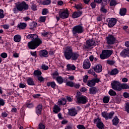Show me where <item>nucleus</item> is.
<instances>
[{"instance_id": "f257e3e1", "label": "nucleus", "mask_w": 129, "mask_h": 129, "mask_svg": "<svg viewBox=\"0 0 129 129\" xmlns=\"http://www.w3.org/2000/svg\"><path fill=\"white\" fill-rule=\"evenodd\" d=\"M63 55L67 60H77L79 54L76 52H73V48L71 46H67L64 48Z\"/></svg>"}, {"instance_id": "f03ea898", "label": "nucleus", "mask_w": 129, "mask_h": 129, "mask_svg": "<svg viewBox=\"0 0 129 129\" xmlns=\"http://www.w3.org/2000/svg\"><path fill=\"white\" fill-rule=\"evenodd\" d=\"M84 32V28L81 25H77L73 28L72 33L74 37L78 38V34H82Z\"/></svg>"}, {"instance_id": "7ed1b4c3", "label": "nucleus", "mask_w": 129, "mask_h": 129, "mask_svg": "<svg viewBox=\"0 0 129 129\" xmlns=\"http://www.w3.org/2000/svg\"><path fill=\"white\" fill-rule=\"evenodd\" d=\"M16 7L18 9L19 12H25V11H28L29 10V5L25 1L17 3Z\"/></svg>"}, {"instance_id": "20e7f679", "label": "nucleus", "mask_w": 129, "mask_h": 129, "mask_svg": "<svg viewBox=\"0 0 129 129\" xmlns=\"http://www.w3.org/2000/svg\"><path fill=\"white\" fill-rule=\"evenodd\" d=\"M42 44V40L37 39V41H31L28 43V46L29 49L34 50L40 46Z\"/></svg>"}, {"instance_id": "39448f33", "label": "nucleus", "mask_w": 129, "mask_h": 129, "mask_svg": "<svg viewBox=\"0 0 129 129\" xmlns=\"http://www.w3.org/2000/svg\"><path fill=\"white\" fill-rule=\"evenodd\" d=\"M112 54V51L109 50H104L102 51V54H100L101 59H107V58L110 57V55Z\"/></svg>"}, {"instance_id": "423d86ee", "label": "nucleus", "mask_w": 129, "mask_h": 129, "mask_svg": "<svg viewBox=\"0 0 129 129\" xmlns=\"http://www.w3.org/2000/svg\"><path fill=\"white\" fill-rule=\"evenodd\" d=\"M100 82V79L97 78H93L92 80H89L87 82V85L89 87H93L95 86L96 83Z\"/></svg>"}, {"instance_id": "0eeeda50", "label": "nucleus", "mask_w": 129, "mask_h": 129, "mask_svg": "<svg viewBox=\"0 0 129 129\" xmlns=\"http://www.w3.org/2000/svg\"><path fill=\"white\" fill-rule=\"evenodd\" d=\"M106 41L108 45H113L115 43L116 39L112 35H109L108 36L106 37Z\"/></svg>"}, {"instance_id": "6e6552de", "label": "nucleus", "mask_w": 129, "mask_h": 129, "mask_svg": "<svg viewBox=\"0 0 129 129\" xmlns=\"http://www.w3.org/2000/svg\"><path fill=\"white\" fill-rule=\"evenodd\" d=\"M111 85L112 89H114V90H117V91H120V90H121V88H120V83L118 81H113L111 83Z\"/></svg>"}, {"instance_id": "1a4fd4ad", "label": "nucleus", "mask_w": 129, "mask_h": 129, "mask_svg": "<svg viewBox=\"0 0 129 129\" xmlns=\"http://www.w3.org/2000/svg\"><path fill=\"white\" fill-rule=\"evenodd\" d=\"M59 17L61 19H67L69 17V12H68V9H63L58 13Z\"/></svg>"}, {"instance_id": "9d476101", "label": "nucleus", "mask_w": 129, "mask_h": 129, "mask_svg": "<svg viewBox=\"0 0 129 129\" xmlns=\"http://www.w3.org/2000/svg\"><path fill=\"white\" fill-rule=\"evenodd\" d=\"M94 123H96L97 127L99 129H104V124L102 121L99 118H97L94 119Z\"/></svg>"}, {"instance_id": "9b49d317", "label": "nucleus", "mask_w": 129, "mask_h": 129, "mask_svg": "<svg viewBox=\"0 0 129 129\" xmlns=\"http://www.w3.org/2000/svg\"><path fill=\"white\" fill-rule=\"evenodd\" d=\"M77 103H81L82 104H85L87 103L88 99L85 96H82L77 98Z\"/></svg>"}, {"instance_id": "f8f14e48", "label": "nucleus", "mask_w": 129, "mask_h": 129, "mask_svg": "<svg viewBox=\"0 0 129 129\" xmlns=\"http://www.w3.org/2000/svg\"><path fill=\"white\" fill-rule=\"evenodd\" d=\"M90 66H91V64L90 63V61L88 59H86L84 61L83 68L84 69H89L90 68Z\"/></svg>"}, {"instance_id": "ddd939ff", "label": "nucleus", "mask_w": 129, "mask_h": 129, "mask_svg": "<svg viewBox=\"0 0 129 129\" xmlns=\"http://www.w3.org/2000/svg\"><path fill=\"white\" fill-rule=\"evenodd\" d=\"M115 24H116V19L115 18L109 19L108 22V27H109V28H112Z\"/></svg>"}, {"instance_id": "4468645a", "label": "nucleus", "mask_w": 129, "mask_h": 129, "mask_svg": "<svg viewBox=\"0 0 129 129\" xmlns=\"http://www.w3.org/2000/svg\"><path fill=\"white\" fill-rule=\"evenodd\" d=\"M95 44V42L93 40H87L86 42V45H85V47L87 48L88 49L90 48V47H92L93 45Z\"/></svg>"}, {"instance_id": "2eb2a0df", "label": "nucleus", "mask_w": 129, "mask_h": 129, "mask_svg": "<svg viewBox=\"0 0 129 129\" xmlns=\"http://www.w3.org/2000/svg\"><path fill=\"white\" fill-rule=\"evenodd\" d=\"M121 57H129V48L123 49L120 53Z\"/></svg>"}, {"instance_id": "dca6fc26", "label": "nucleus", "mask_w": 129, "mask_h": 129, "mask_svg": "<svg viewBox=\"0 0 129 129\" xmlns=\"http://www.w3.org/2000/svg\"><path fill=\"white\" fill-rule=\"evenodd\" d=\"M92 69L94 70L95 72L97 73H100L102 71V66L100 64H98L92 67Z\"/></svg>"}, {"instance_id": "f3484780", "label": "nucleus", "mask_w": 129, "mask_h": 129, "mask_svg": "<svg viewBox=\"0 0 129 129\" xmlns=\"http://www.w3.org/2000/svg\"><path fill=\"white\" fill-rule=\"evenodd\" d=\"M42 109H43V106L42 105H38L36 108V112L37 115H40L42 113Z\"/></svg>"}, {"instance_id": "a211bd4d", "label": "nucleus", "mask_w": 129, "mask_h": 129, "mask_svg": "<svg viewBox=\"0 0 129 129\" xmlns=\"http://www.w3.org/2000/svg\"><path fill=\"white\" fill-rule=\"evenodd\" d=\"M42 36L43 37H45L46 38H48V39H50L51 37H52V33L50 32H47L46 31H43L41 33Z\"/></svg>"}, {"instance_id": "6ab92c4d", "label": "nucleus", "mask_w": 129, "mask_h": 129, "mask_svg": "<svg viewBox=\"0 0 129 129\" xmlns=\"http://www.w3.org/2000/svg\"><path fill=\"white\" fill-rule=\"evenodd\" d=\"M82 15V12H75L73 14L72 17L74 19H76L77 18H79L80 16Z\"/></svg>"}, {"instance_id": "aec40b11", "label": "nucleus", "mask_w": 129, "mask_h": 129, "mask_svg": "<svg viewBox=\"0 0 129 129\" xmlns=\"http://www.w3.org/2000/svg\"><path fill=\"white\" fill-rule=\"evenodd\" d=\"M69 113L71 116H75L77 114V111L75 108H72L69 110Z\"/></svg>"}, {"instance_id": "412c9836", "label": "nucleus", "mask_w": 129, "mask_h": 129, "mask_svg": "<svg viewBox=\"0 0 129 129\" xmlns=\"http://www.w3.org/2000/svg\"><path fill=\"white\" fill-rule=\"evenodd\" d=\"M21 39L22 37L20 35H16L14 37V42H16V43H19V42H21Z\"/></svg>"}, {"instance_id": "4be33fe9", "label": "nucleus", "mask_w": 129, "mask_h": 129, "mask_svg": "<svg viewBox=\"0 0 129 129\" xmlns=\"http://www.w3.org/2000/svg\"><path fill=\"white\" fill-rule=\"evenodd\" d=\"M61 110V108H60L59 106L57 105H54L53 107V112L54 113H58V112H60Z\"/></svg>"}, {"instance_id": "5701e85b", "label": "nucleus", "mask_w": 129, "mask_h": 129, "mask_svg": "<svg viewBox=\"0 0 129 129\" xmlns=\"http://www.w3.org/2000/svg\"><path fill=\"white\" fill-rule=\"evenodd\" d=\"M40 55L43 57H48V51L45 50H41L40 52Z\"/></svg>"}, {"instance_id": "b1692460", "label": "nucleus", "mask_w": 129, "mask_h": 129, "mask_svg": "<svg viewBox=\"0 0 129 129\" xmlns=\"http://www.w3.org/2000/svg\"><path fill=\"white\" fill-rule=\"evenodd\" d=\"M27 82L28 85H35V83L32 78H28L27 80Z\"/></svg>"}, {"instance_id": "393cba45", "label": "nucleus", "mask_w": 129, "mask_h": 129, "mask_svg": "<svg viewBox=\"0 0 129 129\" xmlns=\"http://www.w3.org/2000/svg\"><path fill=\"white\" fill-rule=\"evenodd\" d=\"M67 70L71 71V70H75L76 69V67L73 64H69L67 66Z\"/></svg>"}, {"instance_id": "a878e982", "label": "nucleus", "mask_w": 129, "mask_h": 129, "mask_svg": "<svg viewBox=\"0 0 129 129\" xmlns=\"http://www.w3.org/2000/svg\"><path fill=\"white\" fill-rule=\"evenodd\" d=\"M125 14H126V9L122 8L120 9L119 15L120 16H125Z\"/></svg>"}, {"instance_id": "bb28decb", "label": "nucleus", "mask_w": 129, "mask_h": 129, "mask_svg": "<svg viewBox=\"0 0 129 129\" xmlns=\"http://www.w3.org/2000/svg\"><path fill=\"white\" fill-rule=\"evenodd\" d=\"M89 92L90 94H95L97 92V89L95 87L90 88Z\"/></svg>"}, {"instance_id": "cd10ccee", "label": "nucleus", "mask_w": 129, "mask_h": 129, "mask_svg": "<svg viewBox=\"0 0 129 129\" xmlns=\"http://www.w3.org/2000/svg\"><path fill=\"white\" fill-rule=\"evenodd\" d=\"M56 80L57 82H58V83H59V84H62V83H63V82H64V79L63 78H62V77H61V76L57 77Z\"/></svg>"}, {"instance_id": "c85d7f7f", "label": "nucleus", "mask_w": 129, "mask_h": 129, "mask_svg": "<svg viewBox=\"0 0 129 129\" xmlns=\"http://www.w3.org/2000/svg\"><path fill=\"white\" fill-rule=\"evenodd\" d=\"M118 73V70L116 69H113L110 73H109V74L110 75H116Z\"/></svg>"}, {"instance_id": "c756f323", "label": "nucleus", "mask_w": 129, "mask_h": 129, "mask_svg": "<svg viewBox=\"0 0 129 129\" xmlns=\"http://www.w3.org/2000/svg\"><path fill=\"white\" fill-rule=\"evenodd\" d=\"M58 105H65L66 104V99L64 98L58 101Z\"/></svg>"}, {"instance_id": "7c9ffc66", "label": "nucleus", "mask_w": 129, "mask_h": 129, "mask_svg": "<svg viewBox=\"0 0 129 129\" xmlns=\"http://www.w3.org/2000/svg\"><path fill=\"white\" fill-rule=\"evenodd\" d=\"M118 120L119 119L117 116H115L112 120L113 124L114 125H117L118 124Z\"/></svg>"}, {"instance_id": "2f4dec72", "label": "nucleus", "mask_w": 129, "mask_h": 129, "mask_svg": "<svg viewBox=\"0 0 129 129\" xmlns=\"http://www.w3.org/2000/svg\"><path fill=\"white\" fill-rule=\"evenodd\" d=\"M18 27L20 30H23L24 29H26V27H27V24L24 23H20L18 25Z\"/></svg>"}, {"instance_id": "473e14b6", "label": "nucleus", "mask_w": 129, "mask_h": 129, "mask_svg": "<svg viewBox=\"0 0 129 129\" xmlns=\"http://www.w3.org/2000/svg\"><path fill=\"white\" fill-rule=\"evenodd\" d=\"M41 4L43 5V6L50 5V4H51V0H43V1L41 2Z\"/></svg>"}, {"instance_id": "72a5a7b5", "label": "nucleus", "mask_w": 129, "mask_h": 129, "mask_svg": "<svg viewBox=\"0 0 129 129\" xmlns=\"http://www.w3.org/2000/svg\"><path fill=\"white\" fill-rule=\"evenodd\" d=\"M120 88L121 89H129V86L126 84H120Z\"/></svg>"}, {"instance_id": "f704fd0d", "label": "nucleus", "mask_w": 129, "mask_h": 129, "mask_svg": "<svg viewBox=\"0 0 129 129\" xmlns=\"http://www.w3.org/2000/svg\"><path fill=\"white\" fill-rule=\"evenodd\" d=\"M30 8L32 10V11H33L34 12L37 11L38 9H37V5L36 4L32 3V5L30 6Z\"/></svg>"}, {"instance_id": "c9c22d12", "label": "nucleus", "mask_w": 129, "mask_h": 129, "mask_svg": "<svg viewBox=\"0 0 129 129\" xmlns=\"http://www.w3.org/2000/svg\"><path fill=\"white\" fill-rule=\"evenodd\" d=\"M34 75L35 76H41L42 75V72L39 70H36L34 72Z\"/></svg>"}, {"instance_id": "e433bc0d", "label": "nucleus", "mask_w": 129, "mask_h": 129, "mask_svg": "<svg viewBox=\"0 0 129 129\" xmlns=\"http://www.w3.org/2000/svg\"><path fill=\"white\" fill-rule=\"evenodd\" d=\"M103 101L104 103H108V102H109V97L108 96H105L103 98Z\"/></svg>"}, {"instance_id": "4c0bfd02", "label": "nucleus", "mask_w": 129, "mask_h": 129, "mask_svg": "<svg viewBox=\"0 0 129 129\" xmlns=\"http://www.w3.org/2000/svg\"><path fill=\"white\" fill-rule=\"evenodd\" d=\"M101 115L103 116V117H104L106 120L108 119V113L106 112H102Z\"/></svg>"}, {"instance_id": "58836bf2", "label": "nucleus", "mask_w": 129, "mask_h": 129, "mask_svg": "<svg viewBox=\"0 0 129 129\" xmlns=\"http://www.w3.org/2000/svg\"><path fill=\"white\" fill-rule=\"evenodd\" d=\"M66 85L67 86H70V87H74V82L72 81L67 82L66 83Z\"/></svg>"}, {"instance_id": "ea45409f", "label": "nucleus", "mask_w": 129, "mask_h": 129, "mask_svg": "<svg viewBox=\"0 0 129 129\" xmlns=\"http://www.w3.org/2000/svg\"><path fill=\"white\" fill-rule=\"evenodd\" d=\"M32 40V41H34L35 42H37V40H41V39L38 38V35L36 34H33Z\"/></svg>"}, {"instance_id": "a19ab883", "label": "nucleus", "mask_w": 129, "mask_h": 129, "mask_svg": "<svg viewBox=\"0 0 129 129\" xmlns=\"http://www.w3.org/2000/svg\"><path fill=\"white\" fill-rule=\"evenodd\" d=\"M59 75V73H58V72L56 71L54 72L53 74H52V78L53 79H57V76H58Z\"/></svg>"}, {"instance_id": "79ce46f5", "label": "nucleus", "mask_w": 129, "mask_h": 129, "mask_svg": "<svg viewBox=\"0 0 129 129\" xmlns=\"http://www.w3.org/2000/svg\"><path fill=\"white\" fill-rule=\"evenodd\" d=\"M114 114V112H110V113H108V119H111L112 118L113 115Z\"/></svg>"}, {"instance_id": "37998d69", "label": "nucleus", "mask_w": 129, "mask_h": 129, "mask_svg": "<svg viewBox=\"0 0 129 129\" xmlns=\"http://www.w3.org/2000/svg\"><path fill=\"white\" fill-rule=\"evenodd\" d=\"M109 94L110 95H111V96H114L116 95V93L115 92V91L111 89L109 91Z\"/></svg>"}, {"instance_id": "c03bdc74", "label": "nucleus", "mask_w": 129, "mask_h": 129, "mask_svg": "<svg viewBox=\"0 0 129 129\" xmlns=\"http://www.w3.org/2000/svg\"><path fill=\"white\" fill-rule=\"evenodd\" d=\"M88 73L89 74H91V75H93V76H94V77H96V76H97V75H96V74H95V72H94L93 71H92V70H89L88 71Z\"/></svg>"}, {"instance_id": "a18cd8bd", "label": "nucleus", "mask_w": 129, "mask_h": 129, "mask_svg": "<svg viewBox=\"0 0 129 129\" xmlns=\"http://www.w3.org/2000/svg\"><path fill=\"white\" fill-rule=\"evenodd\" d=\"M110 7L116 6V1L115 0H111L110 2Z\"/></svg>"}, {"instance_id": "49530a36", "label": "nucleus", "mask_w": 129, "mask_h": 129, "mask_svg": "<svg viewBox=\"0 0 129 129\" xmlns=\"http://www.w3.org/2000/svg\"><path fill=\"white\" fill-rule=\"evenodd\" d=\"M5 14H4V10L0 9V19H4Z\"/></svg>"}, {"instance_id": "de8ad7c7", "label": "nucleus", "mask_w": 129, "mask_h": 129, "mask_svg": "<svg viewBox=\"0 0 129 129\" xmlns=\"http://www.w3.org/2000/svg\"><path fill=\"white\" fill-rule=\"evenodd\" d=\"M46 21V17H40L39 18V21L40 23H45V21Z\"/></svg>"}, {"instance_id": "09e8293b", "label": "nucleus", "mask_w": 129, "mask_h": 129, "mask_svg": "<svg viewBox=\"0 0 129 129\" xmlns=\"http://www.w3.org/2000/svg\"><path fill=\"white\" fill-rule=\"evenodd\" d=\"M37 79H38V81H39L40 82H44V81H45V78H44L42 76L38 77Z\"/></svg>"}, {"instance_id": "8fccbe9b", "label": "nucleus", "mask_w": 129, "mask_h": 129, "mask_svg": "<svg viewBox=\"0 0 129 129\" xmlns=\"http://www.w3.org/2000/svg\"><path fill=\"white\" fill-rule=\"evenodd\" d=\"M75 8H76V9H77V10L81 9H82V5H81V4L76 5L75 6Z\"/></svg>"}, {"instance_id": "3c124183", "label": "nucleus", "mask_w": 129, "mask_h": 129, "mask_svg": "<svg viewBox=\"0 0 129 129\" xmlns=\"http://www.w3.org/2000/svg\"><path fill=\"white\" fill-rule=\"evenodd\" d=\"M90 6L92 8L95 9V8H96V3L94 1L91 3Z\"/></svg>"}, {"instance_id": "603ef678", "label": "nucleus", "mask_w": 129, "mask_h": 129, "mask_svg": "<svg viewBox=\"0 0 129 129\" xmlns=\"http://www.w3.org/2000/svg\"><path fill=\"white\" fill-rule=\"evenodd\" d=\"M77 127L78 129H86V128L85 127V126H84V125H81V124H79L77 125Z\"/></svg>"}, {"instance_id": "864d4df0", "label": "nucleus", "mask_w": 129, "mask_h": 129, "mask_svg": "<svg viewBox=\"0 0 129 129\" xmlns=\"http://www.w3.org/2000/svg\"><path fill=\"white\" fill-rule=\"evenodd\" d=\"M1 56L5 59L8 57V54L6 52H3L1 54Z\"/></svg>"}, {"instance_id": "5fc2aeb1", "label": "nucleus", "mask_w": 129, "mask_h": 129, "mask_svg": "<svg viewBox=\"0 0 129 129\" xmlns=\"http://www.w3.org/2000/svg\"><path fill=\"white\" fill-rule=\"evenodd\" d=\"M41 67L43 70H48V69H49V67H48V66H46L45 64H42Z\"/></svg>"}, {"instance_id": "6e6d98bb", "label": "nucleus", "mask_w": 129, "mask_h": 129, "mask_svg": "<svg viewBox=\"0 0 129 129\" xmlns=\"http://www.w3.org/2000/svg\"><path fill=\"white\" fill-rule=\"evenodd\" d=\"M27 107H28V108H32V107H34V104L33 103H28L26 104Z\"/></svg>"}, {"instance_id": "4d7b16f0", "label": "nucleus", "mask_w": 129, "mask_h": 129, "mask_svg": "<svg viewBox=\"0 0 129 129\" xmlns=\"http://www.w3.org/2000/svg\"><path fill=\"white\" fill-rule=\"evenodd\" d=\"M20 88H25L27 86L26 84L20 83L19 85Z\"/></svg>"}, {"instance_id": "13d9d810", "label": "nucleus", "mask_w": 129, "mask_h": 129, "mask_svg": "<svg viewBox=\"0 0 129 129\" xmlns=\"http://www.w3.org/2000/svg\"><path fill=\"white\" fill-rule=\"evenodd\" d=\"M13 12L14 14H18L20 11H19V9L16 7V8L13 9Z\"/></svg>"}, {"instance_id": "bf43d9fd", "label": "nucleus", "mask_w": 129, "mask_h": 129, "mask_svg": "<svg viewBox=\"0 0 129 129\" xmlns=\"http://www.w3.org/2000/svg\"><path fill=\"white\" fill-rule=\"evenodd\" d=\"M125 110L126 111V112L129 113V103H127L125 106Z\"/></svg>"}, {"instance_id": "052dcab7", "label": "nucleus", "mask_w": 129, "mask_h": 129, "mask_svg": "<svg viewBox=\"0 0 129 129\" xmlns=\"http://www.w3.org/2000/svg\"><path fill=\"white\" fill-rule=\"evenodd\" d=\"M48 14V9H44L42 10V15H47Z\"/></svg>"}, {"instance_id": "680f3d73", "label": "nucleus", "mask_w": 129, "mask_h": 129, "mask_svg": "<svg viewBox=\"0 0 129 129\" xmlns=\"http://www.w3.org/2000/svg\"><path fill=\"white\" fill-rule=\"evenodd\" d=\"M50 86L54 88L56 87V83H55V82H50Z\"/></svg>"}, {"instance_id": "e2e57ef3", "label": "nucleus", "mask_w": 129, "mask_h": 129, "mask_svg": "<svg viewBox=\"0 0 129 129\" xmlns=\"http://www.w3.org/2000/svg\"><path fill=\"white\" fill-rule=\"evenodd\" d=\"M107 63L109 64V65H113L114 64L115 62L113 60H107Z\"/></svg>"}, {"instance_id": "0e129e2a", "label": "nucleus", "mask_w": 129, "mask_h": 129, "mask_svg": "<svg viewBox=\"0 0 129 129\" xmlns=\"http://www.w3.org/2000/svg\"><path fill=\"white\" fill-rule=\"evenodd\" d=\"M87 79H88V76H85V77L83 78V81L84 83H86V82H87Z\"/></svg>"}, {"instance_id": "69168bd1", "label": "nucleus", "mask_w": 129, "mask_h": 129, "mask_svg": "<svg viewBox=\"0 0 129 129\" xmlns=\"http://www.w3.org/2000/svg\"><path fill=\"white\" fill-rule=\"evenodd\" d=\"M27 39H29V40H32L33 39V34H29L27 36Z\"/></svg>"}, {"instance_id": "338daca9", "label": "nucleus", "mask_w": 129, "mask_h": 129, "mask_svg": "<svg viewBox=\"0 0 129 129\" xmlns=\"http://www.w3.org/2000/svg\"><path fill=\"white\" fill-rule=\"evenodd\" d=\"M74 87L75 88L78 89V88H79V87H80V84H75V83H74Z\"/></svg>"}, {"instance_id": "774afa93", "label": "nucleus", "mask_w": 129, "mask_h": 129, "mask_svg": "<svg viewBox=\"0 0 129 129\" xmlns=\"http://www.w3.org/2000/svg\"><path fill=\"white\" fill-rule=\"evenodd\" d=\"M115 101L117 103H119L120 102V98H119V97H116L115 99Z\"/></svg>"}]
</instances>
